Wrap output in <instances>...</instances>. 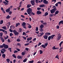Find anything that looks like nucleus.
Wrapping results in <instances>:
<instances>
[{"label":"nucleus","mask_w":63,"mask_h":63,"mask_svg":"<svg viewBox=\"0 0 63 63\" xmlns=\"http://www.w3.org/2000/svg\"><path fill=\"white\" fill-rule=\"evenodd\" d=\"M56 10H57V9L56 8H53L52 10H50L51 13L52 14H53L55 13V11H56Z\"/></svg>","instance_id":"f257e3e1"},{"label":"nucleus","mask_w":63,"mask_h":63,"mask_svg":"<svg viewBox=\"0 0 63 63\" xmlns=\"http://www.w3.org/2000/svg\"><path fill=\"white\" fill-rule=\"evenodd\" d=\"M61 38V35L60 33H59V34H58V36L57 37V40L58 41H59Z\"/></svg>","instance_id":"f03ea898"},{"label":"nucleus","mask_w":63,"mask_h":63,"mask_svg":"<svg viewBox=\"0 0 63 63\" xmlns=\"http://www.w3.org/2000/svg\"><path fill=\"white\" fill-rule=\"evenodd\" d=\"M54 36H55V34L52 35H51L48 37V41H49L50 40L51 38V39H52L53 38V37Z\"/></svg>","instance_id":"7ed1b4c3"},{"label":"nucleus","mask_w":63,"mask_h":63,"mask_svg":"<svg viewBox=\"0 0 63 63\" xmlns=\"http://www.w3.org/2000/svg\"><path fill=\"white\" fill-rule=\"evenodd\" d=\"M13 32L15 36H18L19 34V33L17 32V31L15 30H13Z\"/></svg>","instance_id":"20e7f679"},{"label":"nucleus","mask_w":63,"mask_h":63,"mask_svg":"<svg viewBox=\"0 0 63 63\" xmlns=\"http://www.w3.org/2000/svg\"><path fill=\"white\" fill-rule=\"evenodd\" d=\"M32 9L30 8L28 9V10H27V11L28 13H32Z\"/></svg>","instance_id":"39448f33"},{"label":"nucleus","mask_w":63,"mask_h":63,"mask_svg":"<svg viewBox=\"0 0 63 63\" xmlns=\"http://www.w3.org/2000/svg\"><path fill=\"white\" fill-rule=\"evenodd\" d=\"M3 47L5 49H7L8 48L9 46L8 45L5 44H3Z\"/></svg>","instance_id":"423d86ee"},{"label":"nucleus","mask_w":63,"mask_h":63,"mask_svg":"<svg viewBox=\"0 0 63 63\" xmlns=\"http://www.w3.org/2000/svg\"><path fill=\"white\" fill-rule=\"evenodd\" d=\"M44 34V32H41L40 33H39L37 35V36L39 37H41Z\"/></svg>","instance_id":"0eeeda50"},{"label":"nucleus","mask_w":63,"mask_h":63,"mask_svg":"<svg viewBox=\"0 0 63 63\" xmlns=\"http://www.w3.org/2000/svg\"><path fill=\"white\" fill-rule=\"evenodd\" d=\"M35 0H32L31 1V3L32 5L34 6L35 4V3L34 2Z\"/></svg>","instance_id":"6e6552de"},{"label":"nucleus","mask_w":63,"mask_h":63,"mask_svg":"<svg viewBox=\"0 0 63 63\" xmlns=\"http://www.w3.org/2000/svg\"><path fill=\"white\" fill-rule=\"evenodd\" d=\"M17 57L18 59H22L23 58V57L20 55L17 56Z\"/></svg>","instance_id":"1a4fd4ad"},{"label":"nucleus","mask_w":63,"mask_h":63,"mask_svg":"<svg viewBox=\"0 0 63 63\" xmlns=\"http://www.w3.org/2000/svg\"><path fill=\"white\" fill-rule=\"evenodd\" d=\"M43 2L46 4H47L48 3V1L46 0H43Z\"/></svg>","instance_id":"9d476101"},{"label":"nucleus","mask_w":63,"mask_h":63,"mask_svg":"<svg viewBox=\"0 0 63 63\" xmlns=\"http://www.w3.org/2000/svg\"><path fill=\"white\" fill-rule=\"evenodd\" d=\"M11 9V8L10 7H9L8 8V9H7L5 11V12H6L7 13H9V12L10 11V10Z\"/></svg>","instance_id":"9b49d317"},{"label":"nucleus","mask_w":63,"mask_h":63,"mask_svg":"<svg viewBox=\"0 0 63 63\" xmlns=\"http://www.w3.org/2000/svg\"><path fill=\"white\" fill-rule=\"evenodd\" d=\"M43 37L44 39H47L48 38V36L46 35H44L43 36Z\"/></svg>","instance_id":"f8f14e48"},{"label":"nucleus","mask_w":63,"mask_h":63,"mask_svg":"<svg viewBox=\"0 0 63 63\" xmlns=\"http://www.w3.org/2000/svg\"><path fill=\"white\" fill-rule=\"evenodd\" d=\"M45 34L46 36H48L50 35H51V34L50 32H46L45 33Z\"/></svg>","instance_id":"ddd939ff"},{"label":"nucleus","mask_w":63,"mask_h":63,"mask_svg":"<svg viewBox=\"0 0 63 63\" xmlns=\"http://www.w3.org/2000/svg\"><path fill=\"white\" fill-rule=\"evenodd\" d=\"M42 12L40 11H38L37 12V15H39L41 14Z\"/></svg>","instance_id":"4468645a"},{"label":"nucleus","mask_w":63,"mask_h":63,"mask_svg":"<svg viewBox=\"0 0 63 63\" xmlns=\"http://www.w3.org/2000/svg\"><path fill=\"white\" fill-rule=\"evenodd\" d=\"M63 24V20H61V21H60L59 22V26L60 25V24Z\"/></svg>","instance_id":"2eb2a0df"},{"label":"nucleus","mask_w":63,"mask_h":63,"mask_svg":"<svg viewBox=\"0 0 63 63\" xmlns=\"http://www.w3.org/2000/svg\"><path fill=\"white\" fill-rule=\"evenodd\" d=\"M32 37H30L28 38H27V40L28 41H30L32 39Z\"/></svg>","instance_id":"dca6fc26"},{"label":"nucleus","mask_w":63,"mask_h":63,"mask_svg":"<svg viewBox=\"0 0 63 63\" xmlns=\"http://www.w3.org/2000/svg\"><path fill=\"white\" fill-rule=\"evenodd\" d=\"M1 40L2 43H4L5 40V39L3 38H2L1 39Z\"/></svg>","instance_id":"f3484780"},{"label":"nucleus","mask_w":63,"mask_h":63,"mask_svg":"<svg viewBox=\"0 0 63 63\" xmlns=\"http://www.w3.org/2000/svg\"><path fill=\"white\" fill-rule=\"evenodd\" d=\"M2 57L3 58H5L6 55L4 54H2Z\"/></svg>","instance_id":"a211bd4d"},{"label":"nucleus","mask_w":63,"mask_h":63,"mask_svg":"<svg viewBox=\"0 0 63 63\" xmlns=\"http://www.w3.org/2000/svg\"><path fill=\"white\" fill-rule=\"evenodd\" d=\"M44 25L42 24L40 26V29H43L44 27Z\"/></svg>","instance_id":"6ab92c4d"},{"label":"nucleus","mask_w":63,"mask_h":63,"mask_svg":"<svg viewBox=\"0 0 63 63\" xmlns=\"http://www.w3.org/2000/svg\"><path fill=\"white\" fill-rule=\"evenodd\" d=\"M30 7H31V5L30 4H28L27 6V8H29Z\"/></svg>","instance_id":"aec40b11"},{"label":"nucleus","mask_w":63,"mask_h":63,"mask_svg":"<svg viewBox=\"0 0 63 63\" xmlns=\"http://www.w3.org/2000/svg\"><path fill=\"white\" fill-rule=\"evenodd\" d=\"M39 0H35L36 3H41V1Z\"/></svg>","instance_id":"412c9836"},{"label":"nucleus","mask_w":63,"mask_h":63,"mask_svg":"<svg viewBox=\"0 0 63 63\" xmlns=\"http://www.w3.org/2000/svg\"><path fill=\"white\" fill-rule=\"evenodd\" d=\"M14 28H15V27L14 25L11 26H10V28L11 29H14Z\"/></svg>","instance_id":"4be33fe9"},{"label":"nucleus","mask_w":63,"mask_h":63,"mask_svg":"<svg viewBox=\"0 0 63 63\" xmlns=\"http://www.w3.org/2000/svg\"><path fill=\"white\" fill-rule=\"evenodd\" d=\"M27 60L28 59L27 58H25L24 60H23V62L24 63H25L26 62Z\"/></svg>","instance_id":"5701e85b"},{"label":"nucleus","mask_w":63,"mask_h":63,"mask_svg":"<svg viewBox=\"0 0 63 63\" xmlns=\"http://www.w3.org/2000/svg\"><path fill=\"white\" fill-rule=\"evenodd\" d=\"M22 26H24L26 25V23L25 22H23L22 24Z\"/></svg>","instance_id":"b1692460"},{"label":"nucleus","mask_w":63,"mask_h":63,"mask_svg":"<svg viewBox=\"0 0 63 63\" xmlns=\"http://www.w3.org/2000/svg\"><path fill=\"white\" fill-rule=\"evenodd\" d=\"M2 28L5 30H6L7 29V28L6 26L2 27Z\"/></svg>","instance_id":"393cba45"},{"label":"nucleus","mask_w":63,"mask_h":63,"mask_svg":"<svg viewBox=\"0 0 63 63\" xmlns=\"http://www.w3.org/2000/svg\"><path fill=\"white\" fill-rule=\"evenodd\" d=\"M39 7H45V4H41L39 6Z\"/></svg>","instance_id":"a878e982"},{"label":"nucleus","mask_w":63,"mask_h":63,"mask_svg":"<svg viewBox=\"0 0 63 63\" xmlns=\"http://www.w3.org/2000/svg\"><path fill=\"white\" fill-rule=\"evenodd\" d=\"M9 38V36L7 35H6V37L5 36H4V38L5 39V40H6L7 39Z\"/></svg>","instance_id":"bb28decb"},{"label":"nucleus","mask_w":63,"mask_h":63,"mask_svg":"<svg viewBox=\"0 0 63 63\" xmlns=\"http://www.w3.org/2000/svg\"><path fill=\"white\" fill-rule=\"evenodd\" d=\"M22 29L21 28H19V30L18 31L19 32H22Z\"/></svg>","instance_id":"cd10ccee"},{"label":"nucleus","mask_w":63,"mask_h":63,"mask_svg":"<svg viewBox=\"0 0 63 63\" xmlns=\"http://www.w3.org/2000/svg\"><path fill=\"white\" fill-rule=\"evenodd\" d=\"M20 25V23H17L16 24V27H17L18 26V25Z\"/></svg>","instance_id":"c85d7f7f"},{"label":"nucleus","mask_w":63,"mask_h":63,"mask_svg":"<svg viewBox=\"0 0 63 63\" xmlns=\"http://www.w3.org/2000/svg\"><path fill=\"white\" fill-rule=\"evenodd\" d=\"M48 15V13L47 12H46L45 14L44 15L45 16H46Z\"/></svg>","instance_id":"c756f323"},{"label":"nucleus","mask_w":63,"mask_h":63,"mask_svg":"<svg viewBox=\"0 0 63 63\" xmlns=\"http://www.w3.org/2000/svg\"><path fill=\"white\" fill-rule=\"evenodd\" d=\"M59 13V11L58 10H57L55 12V15H56Z\"/></svg>","instance_id":"7c9ffc66"},{"label":"nucleus","mask_w":63,"mask_h":63,"mask_svg":"<svg viewBox=\"0 0 63 63\" xmlns=\"http://www.w3.org/2000/svg\"><path fill=\"white\" fill-rule=\"evenodd\" d=\"M3 23V20H1L0 22V24L1 25Z\"/></svg>","instance_id":"2f4dec72"},{"label":"nucleus","mask_w":63,"mask_h":63,"mask_svg":"<svg viewBox=\"0 0 63 63\" xmlns=\"http://www.w3.org/2000/svg\"><path fill=\"white\" fill-rule=\"evenodd\" d=\"M6 60L8 63L10 62V59H6Z\"/></svg>","instance_id":"473e14b6"},{"label":"nucleus","mask_w":63,"mask_h":63,"mask_svg":"<svg viewBox=\"0 0 63 63\" xmlns=\"http://www.w3.org/2000/svg\"><path fill=\"white\" fill-rule=\"evenodd\" d=\"M28 24L29 25V26H28V28L29 29L31 28L32 27V26L30 25L29 24Z\"/></svg>","instance_id":"72a5a7b5"},{"label":"nucleus","mask_w":63,"mask_h":63,"mask_svg":"<svg viewBox=\"0 0 63 63\" xmlns=\"http://www.w3.org/2000/svg\"><path fill=\"white\" fill-rule=\"evenodd\" d=\"M41 46L42 47H43V48H46V46H45V45H42Z\"/></svg>","instance_id":"f704fd0d"},{"label":"nucleus","mask_w":63,"mask_h":63,"mask_svg":"<svg viewBox=\"0 0 63 63\" xmlns=\"http://www.w3.org/2000/svg\"><path fill=\"white\" fill-rule=\"evenodd\" d=\"M10 18V17L9 15H8L6 17V18L7 19H9Z\"/></svg>","instance_id":"c9c22d12"},{"label":"nucleus","mask_w":63,"mask_h":63,"mask_svg":"<svg viewBox=\"0 0 63 63\" xmlns=\"http://www.w3.org/2000/svg\"><path fill=\"white\" fill-rule=\"evenodd\" d=\"M3 3H4L5 5H7L8 4V3L5 1H3Z\"/></svg>","instance_id":"e433bc0d"},{"label":"nucleus","mask_w":63,"mask_h":63,"mask_svg":"<svg viewBox=\"0 0 63 63\" xmlns=\"http://www.w3.org/2000/svg\"><path fill=\"white\" fill-rule=\"evenodd\" d=\"M63 41H61L60 43L59 44V45H60V47H61V45H62V44H63Z\"/></svg>","instance_id":"4c0bfd02"},{"label":"nucleus","mask_w":63,"mask_h":63,"mask_svg":"<svg viewBox=\"0 0 63 63\" xmlns=\"http://www.w3.org/2000/svg\"><path fill=\"white\" fill-rule=\"evenodd\" d=\"M12 56L13 57L15 58H16V56L15 54H13L12 55Z\"/></svg>","instance_id":"58836bf2"},{"label":"nucleus","mask_w":63,"mask_h":63,"mask_svg":"<svg viewBox=\"0 0 63 63\" xmlns=\"http://www.w3.org/2000/svg\"><path fill=\"white\" fill-rule=\"evenodd\" d=\"M0 31H2L3 32H4L5 31V30L3 29H0Z\"/></svg>","instance_id":"ea45409f"},{"label":"nucleus","mask_w":63,"mask_h":63,"mask_svg":"<svg viewBox=\"0 0 63 63\" xmlns=\"http://www.w3.org/2000/svg\"><path fill=\"white\" fill-rule=\"evenodd\" d=\"M34 61L33 60H32L31 61H30L29 62V63H33L34 62Z\"/></svg>","instance_id":"a19ab883"},{"label":"nucleus","mask_w":63,"mask_h":63,"mask_svg":"<svg viewBox=\"0 0 63 63\" xmlns=\"http://www.w3.org/2000/svg\"><path fill=\"white\" fill-rule=\"evenodd\" d=\"M25 53L24 52H22L21 53V55L23 56H24L25 55Z\"/></svg>","instance_id":"79ce46f5"},{"label":"nucleus","mask_w":63,"mask_h":63,"mask_svg":"<svg viewBox=\"0 0 63 63\" xmlns=\"http://www.w3.org/2000/svg\"><path fill=\"white\" fill-rule=\"evenodd\" d=\"M57 49V48H55V46H54L53 47L52 49L53 50H55V49Z\"/></svg>","instance_id":"37998d69"},{"label":"nucleus","mask_w":63,"mask_h":63,"mask_svg":"<svg viewBox=\"0 0 63 63\" xmlns=\"http://www.w3.org/2000/svg\"><path fill=\"white\" fill-rule=\"evenodd\" d=\"M44 31V30L43 28L41 29L40 30V31L41 32H43Z\"/></svg>","instance_id":"c03bdc74"},{"label":"nucleus","mask_w":63,"mask_h":63,"mask_svg":"<svg viewBox=\"0 0 63 63\" xmlns=\"http://www.w3.org/2000/svg\"><path fill=\"white\" fill-rule=\"evenodd\" d=\"M11 49V48H8V50H9L11 52H12Z\"/></svg>","instance_id":"a18cd8bd"},{"label":"nucleus","mask_w":63,"mask_h":63,"mask_svg":"<svg viewBox=\"0 0 63 63\" xmlns=\"http://www.w3.org/2000/svg\"><path fill=\"white\" fill-rule=\"evenodd\" d=\"M8 13H9V15H11L12 14V12L11 11L9 12Z\"/></svg>","instance_id":"49530a36"},{"label":"nucleus","mask_w":63,"mask_h":63,"mask_svg":"<svg viewBox=\"0 0 63 63\" xmlns=\"http://www.w3.org/2000/svg\"><path fill=\"white\" fill-rule=\"evenodd\" d=\"M3 33L2 32H1L0 33V36H3Z\"/></svg>","instance_id":"de8ad7c7"},{"label":"nucleus","mask_w":63,"mask_h":63,"mask_svg":"<svg viewBox=\"0 0 63 63\" xmlns=\"http://www.w3.org/2000/svg\"><path fill=\"white\" fill-rule=\"evenodd\" d=\"M48 45V43L47 42L46 43H45V44L44 45L45 46V47H47Z\"/></svg>","instance_id":"09e8293b"},{"label":"nucleus","mask_w":63,"mask_h":63,"mask_svg":"<svg viewBox=\"0 0 63 63\" xmlns=\"http://www.w3.org/2000/svg\"><path fill=\"white\" fill-rule=\"evenodd\" d=\"M4 33L5 34H7V31H5L4 30Z\"/></svg>","instance_id":"8fccbe9b"},{"label":"nucleus","mask_w":63,"mask_h":63,"mask_svg":"<svg viewBox=\"0 0 63 63\" xmlns=\"http://www.w3.org/2000/svg\"><path fill=\"white\" fill-rule=\"evenodd\" d=\"M16 41H17V42H20V39L19 38H18L17 40H16Z\"/></svg>","instance_id":"3c124183"},{"label":"nucleus","mask_w":63,"mask_h":63,"mask_svg":"<svg viewBox=\"0 0 63 63\" xmlns=\"http://www.w3.org/2000/svg\"><path fill=\"white\" fill-rule=\"evenodd\" d=\"M18 52V51L16 50H15L14 51V53H17Z\"/></svg>","instance_id":"603ef678"},{"label":"nucleus","mask_w":63,"mask_h":63,"mask_svg":"<svg viewBox=\"0 0 63 63\" xmlns=\"http://www.w3.org/2000/svg\"><path fill=\"white\" fill-rule=\"evenodd\" d=\"M53 16V14H50L49 16V17H52Z\"/></svg>","instance_id":"864d4df0"},{"label":"nucleus","mask_w":63,"mask_h":63,"mask_svg":"<svg viewBox=\"0 0 63 63\" xmlns=\"http://www.w3.org/2000/svg\"><path fill=\"white\" fill-rule=\"evenodd\" d=\"M30 44V43H27L26 44H24V46H28V45H29V44Z\"/></svg>","instance_id":"5fc2aeb1"},{"label":"nucleus","mask_w":63,"mask_h":63,"mask_svg":"<svg viewBox=\"0 0 63 63\" xmlns=\"http://www.w3.org/2000/svg\"><path fill=\"white\" fill-rule=\"evenodd\" d=\"M1 50H2L4 52H5V51H6V50H5V48H2L1 49Z\"/></svg>","instance_id":"6e6d98bb"},{"label":"nucleus","mask_w":63,"mask_h":63,"mask_svg":"<svg viewBox=\"0 0 63 63\" xmlns=\"http://www.w3.org/2000/svg\"><path fill=\"white\" fill-rule=\"evenodd\" d=\"M0 51H1V53L2 54H3L4 53V51H3L2 50H0Z\"/></svg>","instance_id":"4d7b16f0"},{"label":"nucleus","mask_w":63,"mask_h":63,"mask_svg":"<svg viewBox=\"0 0 63 63\" xmlns=\"http://www.w3.org/2000/svg\"><path fill=\"white\" fill-rule=\"evenodd\" d=\"M40 54H42L43 52V51L41 50H40Z\"/></svg>","instance_id":"13d9d810"},{"label":"nucleus","mask_w":63,"mask_h":63,"mask_svg":"<svg viewBox=\"0 0 63 63\" xmlns=\"http://www.w3.org/2000/svg\"><path fill=\"white\" fill-rule=\"evenodd\" d=\"M41 8L38 7L37 8V10H38V11H40V10H41Z\"/></svg>","instance_id":"bf43d9fd"},{"label":"nucleus","mask_w":63,"mask_h":63,"mask_svg":"<svg viewBox=\"0 0 63 63\" xmlns=\"http://www.w3.org/2000/svg\"><path fill=\"white\" fill-rule=\"evenodd\" d=\"M31 15H35V13H34L33 12H32L31 13Z\"/></svg>","instance_id":"052dcab7"},{"label":"nucleus","mask_w":63,"mask_h":63,"mask_svg":"<svg viewBox=\"0 0 63 63\" xmlns=\"http://www.w3.org/2000/svg\"><path fill=\"white\" fill-rule=\"evenodd\" d=\"M38 27H37L36 28V31H38Z\"/></svg>","instance_id":"680f3d73"},{"label":"nucleus","mask_w":63,"mask_h":63,"mask_svg":"<svg viewBox=\"0 0 63 63\" xmlns=\"http://www.w3.org/2000/svg\"><path fill=\"white\" fill-rule=\"evenodd\" d=\"M23 35H26V33L25 32H23Z\"/></svg>","instance_id":"e2e57ef3"},{"label":"nucleus","mask_w":63,"mask_h":63,"mask_svg":"<svg viewBox=\"0 0 63 63\" xmlns=\"http://www.w3.org/2000/svg\"><path fill=\"white\" fill-rule=\"evenodd\" d=\"M13 35V33H10V37H11V36H12V35Z\"/></svg>","instance_id":"0e129e2a"},{"label":"nucleus","mask_w":63,"mask_h":63,"mask_svg":"<svg viewBox=\"0 0 63 63\" xmlns=\"http://www.w3.org/2000/svg\"><path fill=\"white\" fill-rule=\"evenodd\" d=\"M3 44L2 45H0V48H3Z\"/></svg>","instance_id":"69168bd1"},{"label":"nucleus","mask_w":63,"mask_h":63,"mask_svg":"<svg viewBox=\"0 0 63 63\" xmlns=\"http://www.w3.org/2000/svg\"><path fill=\"white\" fill-rule=\"evenodd\" d=\"M36 38H34L33 40V41L34 42L36 40Z\"/></svg>","instance_id":"338daca9"},{"label":"nucleus","mask_w":63,"mask_h":63,"mask_svg":"<svg viewBox=\"0 0 63 63\" xmlns=\"http://www.w3.org/2000/svg\"><path fill=\"white\" fill-rule=\"evenodd\" d=\"M25 50H27V51H28L29 50V48H28L27 47H26L25 48Z\"/></svg>","instance_id":"774afa93"}]
</instances>
